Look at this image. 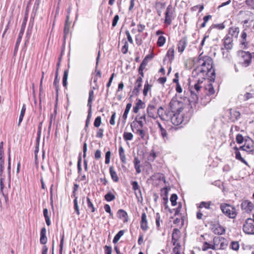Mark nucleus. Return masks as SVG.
I'll return each instance as SVG.
<instances>
[{
    "mask_svg": "<svg viewBox=\"0 0 254 254\" xmlns=\"http://www.w3.org/2000/svg\"><path fill=\"white\" fill-rule=\"evenodd\" d=\"M196 67L193 70L192 76L197 78L194 85L190 86L191 97L193 101L196 102L200 96V92L204 89L203 80L209 77L213 82L215 79V69L213 67V60L208 56H202L200 54L195 62Z\"/></svg>",
    "mask_w": 254,
    "mask_h": 254,
    "instance_id": "nucleus-1",
    "label": "nucleus"
},
{
    "mask_svg": "<svg viewBox=\"0 0 254 254\" xmlns=\"http://www.w3.org/2000/svg\"><path fill=\"white\" fill-rule=\"evenodd\" d=\"M220 208L222 213L227 217L234 219L237 215L236 208L229 204L222 203L220 204Z\"/></svg>",
    "mask_w": 254,
    "mask_h": 254,
    "instance_id": "nucleus-2",
    "label": "nucleus"
},
{
    "mask_svg": "<svg viewBox=\"0 0 254 254\" xmlns=\"http://www.w3.org/2000/svg\"><path fill=\"white\" fill-rule=\"evenodd\" d=\"M183 103L174 97L169 103V109L174 113H180L183 110Z\"/></svg>",
    "mask_w": 254,
    "mask_h": 254,
    "instance_id": "nucleus-3",
    "label": "nucleus"
},
{
    "mask_svg": "<svg viewBox=\"0 0 254 254\" xmlns=\"http://www.w3.org/2000/svg\"><path fill=\"white\" fill-rule=\"evenodd\" d=\"M243 231L248 235L254 234V221L253 219L248 218L246 220L243 227Z\"/></svg>",
    "mask_w": 254,
    "mask_h": 254,
    "instance_id": "nucleus-4",
    "label": "nucleus"
},
{
    "mask_svg": "<svg viewBox=\"0 0 254 254\" xmlns=\"http://www.w3.org/2000/svg\"><path fill=\"white\" fill-rule=\"evenodd\" d=\"M240 55L242 65L245 67L249 66L252 63V53L242 51L240 52Z\"/></svg>",
    "mask_w": 254,
    "mask_h": 254,
    "instance_id": "nucleus-5",
    "label": "nucleus"
},
{
    "mask_svg": "<svg viewBox=\"0 0 254 254\" xmlns=\"http://www.w3.org/2000/svg\"><path fill=\"white\" fill-rule=\"evenodd\" d=\"M240 149L249 153L253 152L254 151V141L251 139L246 140L244 145L241 146Z\"/></svg>",
    "mask_w": 254,
    "mask_h": 254,
    "instance_id": "nucleus-6",
    "label": "nucleus"
},
{
    "mask_svg": "<svg viewBox=\"0 0 254 254\" xmlns=\"http://www.w3.org/2000/svg\"><path fill=\"white\" fill-rule=\"evenodd\" d=\"M26 21H27V18H25V19H24V20L22 22V24L21 25V29L18 34V36L17 39L16 40V42L15 46V51H16L17 50L19 45L20 44V43L21 42V40L22 38V36H23V35L24 33V30L25 28Z\"/></svg>",
    "mask_w": 254,
    "mask_h": 254,
    "instance_id": "nucleus-7",
    "label": "nucleus"
},
{
    "mask_svg": "<svg viewBox=\"0 0 254 254\" xmlns=\"http://www.w3.org/2000/svg\"><path fill=\"white\" fill-rule=\"evenodd\" d=\"M174 10L173 6L171 4H169L165 12V23L168 25H170L172 22L171 17L173 15Z\"/></svg>",
    "mask_w": 254,
    "mask_h": 254,
    "instance_id": "nucleus-8",
    "label": "nucleus"
},
{
    "mask_svg": "<svg viewBox=\"0 0 254 254\" xmlns=\"http://www.w3.org/2000/svg\"><path fill=\"white\" fill-rule=\"evenodd\" d=\"M182 116L180 115V113H174L170 121L173 125L175 126H179L183 122Z\"/></svg>",
    "mask_w": 254,
    "mask_h": 254,
    "instance_id": "nucleus-9",
    "label": "nucleus"
},
{
    "mask_svg": "<svg viewBox=\"0 0 254 254\" xmlns=\"http://www.w3.org/2000/svg\"><path fill=\"white\" fill-rule=\"evenodd\" d=\"M142 79H141V77H138L134 83V87L132 91V95L130 96V98L132 97L133 95L136 96L138 95L140 88L142 86Z\"/></svg>",
    "mask_w": 254,
    "mask_h": 254,
    "instance_id": "nucleus-10",
    "label": "nucleus"
},
{
    "mask_svg": "<svg viewBox=\"0 0 254 254\" xmlns=\"http://www.w3.org/2000/svg\"><path fill=\"white\" fill-rule=\"evenodd\" d=\"M118 218L122 219L124 223H127L128 221V216L127 212L124 209H119L117 212Z\"/></svg>",
    "mask_w": 254,
    "mask_h": 254,
    "instance_id": "nucleus-11",
    "label": "nucleus"
},
{
    "mask_svg": "<svg viewBox=\"0 0 254 254\" xmlns=\"http://www.w3.org/2000/svg\"><path fill=\"white\" fill-rule=\"evenodd\" d=\"M147 112L148 116L150 118L155 119L157 116L155 106L153 104H150L148 105L147 108Z\"/></svg>",
    "mask_w": 254,
    "mask_h": 254,
    "instance_id": "nucleus-12",
    "label": "nucleus"
},
{
    "mask_svg": "<svg viewBox=\"0 0 254 254\" xmlns=\"http://www.w3.org/2000/svg\"><path fill=\"white\" fill-rule=\"evenodd\" d=\"M241 207L242 209L245 210L246 212L249 213L253 209L254 204L248 200H245L242 203Z\"/></svg>",
    "mask_w": 254,
    "mask_h": 254,
    "instance_id": "nucleus-13",
    "label": "nucleus"
},
{
    "mask_svg": "<svg viewBox=\"0 0 254 254\" xmlns=\"http://www.w3.org/2000/svg\"><path fill=\"white\" fill-rule=\"evenodd\" d=\"M188 44V41L186 38H182L179 42L178 45V49L179 52L182 53L185 50Z\"/></svg>",
    "mask_w": 254,
    "mask_h": 254,
    "instance_id": "nucleus-14",
    "label": "nucleus"
},
{
    "mask_svg": "<svg viewBox=\"0 0 254 254\" xmlns=\"http://www.w3.org/2000/svg\"><path fill=\"white\" fill-rule=\"evenodd\" d=\"M241 116V114L239 111L230 109V119L232 122H235L238 121Z\"/></svg>",
    "mask_w": 254,
    "mask_h": 254,
    "instance_id": "nucleus-15",
    "label": "nucleus"
},
{
    "mask_svg": "<svg viewBox=\"0 0 254 254\" xmlns=\"http://www.w3.org/2000/svg\"><path fill=\"white\" fill-rule=\"evenodd\" d=\"M232 38L230 37L229 35H227L224 41V46L226 50H229L232 48Z\"/></svg>",
    "mask_w": 254,
    "mask_h": 254,
    "instance_id": "nucleus-16",
    "label": "nucleus"
},
{
    "mask_svg": "<svg viewBox=\"0 0 254 254\" xmlns=\"http://www.w3.org/2000/svg\"><path fill=\"white\" fill-rule=\"evenodd\" d=\"M204 89L206 91L205 98L207 97H209L215 93V90L214 87L211 83L208 84L206 86L204 87Z\"/></svg>",
    "mask_w": 254,
    "mask_h": 254,
    "instance_id": "nucleus-17",
    "label": "nucleus"
},
{
    "mask_svg": "<svg viewBox=\"0 0 254 254\" xmlns=\"http://www.w3.org/2000/svg\"><path fill=\"white\" fill-rule=\"evenodd\" d=\"M145 108V103L140 99L137 100V103L135 104V106L133 108V112L134 113H137L140 109H143Z\"/></svg>",
    "mask_w": 254,
    "mask_h": 254,
    "instance_id": "nucleus-18",
    "label": "nucleus"
},
{
    "mask_svg": "<svg viewBox=\"0 0 254 254\" xmlns=\"http://www.w3.org/2000/svg\"><path fill=\"white\" fill-rule=\"evenodd\" d=\"M174 52L175 50L173 47L169 48L164 59V61L168 60L171 63L174 59Z\"/></svg>",
    "mask_w": 254,
    "mask_h": 254,
    "instance_id": "nucleus-19",
    "label": "nucleus"
},
{
    "mask_svg": "<svg viewBox=\"0 0 254 254\" xmlns=\"http://www.w3.org/2000/svg\"><path fill=\"white\" fill-rule=\"evenodd\" d=\"M46 229L45 227L41 229L40 232V242L41 244H46L47 242V238L46 237Z\"/></svg>",
    "mask_w": 254,
    "mask_h": 254,
    "instance_id": "nucleus-20",
    "label": "nucleus"
},
{
    "mask_svg": "<svg viewBox=\"0 0 254 254\" xmlns=\"http://www.w3.org/2000/svg\"><path fill=\"white\" fill-rule=\"evenodd\" d=\"M173 114L174 112L170 110L169 111H166L164 114H163V116H162V120L170 121Z\"/></svg>",
    "mask_w": 254,
    "mask_h": 254,
    "instance_id": "nucleus-21",
    "label": "nucleus"
},
{
    "mask_svg": "<svg viewBox=\"0 0 254 254\" xmlns=\"http://www.w3.org/2000/svg\"><path fill=\"white\" fill-rule=\"evenodd\" d=\"M239 33V28L238 27H231L229 30V34L228 35H231L232 37H237Z\"/></svg>",
    "mask_w": 254,
    "mask_h": 254,
    "instance_id": "nucleus-22",
    "label": "nucleus"
},
{
    "mask_svg": "<svg viewBox=\"0 0 254 254\" xmlns=\"http://www.w3.org/2000/svg\"><path fill=\"white\" fill-rule=\"evenodd\" d=\"M119 153L120 157L122 162L124 164H126L127 159H126V155L125 154L124 149L122 146H120L119 147Z\"/></svg>",
    "mask_w": 254,
    "mask_h": 254,
    "instance_id": "nucleus-23",
    "label": "nucleus"
},
{
    "mask_svg": "<svg viewBox=\"0 0 254 254\" xmlns=\"http://www.w3.org/2000/svg\"><path fill=\"white\" fill-rule=\"evenodd\" d=\"M212 229H213V232L217 235H222L225 232V229L220 225L214 226Z\"/></svg>",
    "mask_w": 254,
    "mask_h": 254,
    "instance_id": "nucleus-24",
    "label": "nucleus"
},
{
    "mask_svg": "<svg viewBox=\"0 0 254 254\" xmlns=\"http://www.w3.org/2000/svg\"><path fill=\"white\" fill-rule=\"evenodd\" d=\"M234 149L236 150L235 155L236 159L239 160L246 165H248L247 162L241 156V154L239 151V149L236 147H235Z\"/></svg>",
    "mask_w": 254,
    "mask_h": 254,
    "instance_id": "nucleus-25",
    "label": "nucleus"
},
{
    "mask_svg": "<svg viewBox=\"0 0 254 254\" xmlns=\"http://www.w3.org/2000/svg\"><path fill=\"white\" fill-rule=\"evenodd\" d=\"M110 174L112 180L115 182H118L119 181V178L113 167H110Z\"/></svg>",
    "mask_w": 254,
    "mask_h": 254,
    "instance_id": "nucleus-26",
    "label": "nucleus"
},
{
    "mask_svg": "<svg viewBox=\"0 0 254 254\" xmlns=\"http://www.w3.org/2000/svg\"><path fill=\"white\" fill-rule=\"evenodd\" d=\"M131 106H132V104L131 103H127L126 106L124 113L123 115V118L124 119V121L125 123L126 122L127 115L128 114V112H129V110L131 107Z\"/></svg>",
    "mask_w": 254,
    "mask_h": 254,
    "instance_id": "nucleus-27",
    "label": "nucleus"
},
{
    "mask_svg": "<svg viewBox=\"0 0 254 254\" xmlns=\"http://www.w3.org/2000/svg\"><path fill=\"white\" fill-rule=\"evenodd\" d=\"M25 111H26V106L24 104L23 105L22 109L21 110L20 116H19V121H18V126H20V124H21V122L23 120V119L25 113Z\"/></svg>",
    "mask_w": 254,
    "mask_h": 254,
    "instance_id": "nucleus-28",
    "label": "nucleus"
},
{
    "mask_svg": "<svg viewBox=\"0 0 254 254\" xmlns=\"http://www.w3.org/2000/svg\"><path fill=\"white\" fill-rule=\"evenodd\" d=\"M94 91L92 90H91L89 92V98L88 100V103H87V106L89 108H92V102L94 99Z\"/></svg>",
    "mask_w": 254,
    "mask_h": 254,
    "instance_id": "nucleus-29",
    "label": "nucleus"
},
{
    "mask_svg": "<svg viewBox=\"0 0 254 254\" xmlns=\"http://www.w3.org/2000/svg\"><path fill=\"white\" fill-rule=\"evenodd\" d=\"M152 85L149 84L147 81H146L143 90V94L144 96H147L148 91L151 89Z\"/></svg>",
    "mask_w": 254,
    "mask_h": 254,
    "instance_id": "nucleus-30",
    "label": "nucleus"
},
{
    "mask_svg": "<svg viewBox=\"0 0 254 254\" xmlns=\"http://www.w3.org/2000/svg\"><path fill=\"white\" fill-rule=\"evenodd\" d=\"M124 230H120L114 237L113 240V243H117L119 241L121 237L124 235Z\"/></svg>",
    "mask_w": 254,
    "mask_h": 254,
    "instance_id": "nucleus-31",
    "label": "nucleus"
},
{
    "mask_svg": "<svg viewBox=\"0 0 254 254\" xmlns=\"http://www.w3.org/2000/svg\"><path fill=\"white\" fill-rule=\"evenodd\" d=\"M156 123L158 126V127L160 129V132H161V134L163 138H165L167 135V133L165 128H163V127L162 126L161 123L159 122L158 121L156 122Z\"/></svg>",
    "mask_w": 254,
    "mask_h": 254,
    "instance_id": "nucleus-32",
    "label": "nucleus"
},
{
    "mask_svg": "<svg viewBox=\"0 0 254 254\" xmlns=\"http://www.w3.org/2000/svg\"><path fill=\"white\" fill-rule=\"evenodd\" d=\"M225 28V25L223 23H220V24H215L212 25L209 29L208 30L207 32L210 33L211 29L212 28H217L219 30H222Z\"/></svg>",
    "mask_w": 254,
    "mask_h": 254,
    "instance_id": "nucleus-33",
    "label": "nucleus"
},
{
    "mask_svg": "<svg viewBox=\"0 0 254 254\" xmlns=\"http://www.w3.org/2000/svg\"><path fill=\"white\" fill-rule=\"evenodd\" d=\"M106 201L110 202L114 200L116 198L115 195L111 192H108L104 196Z\"/></svg>",
    "mask_w": 254,
    "mask_h": 254,
    "instance_id": "nucleus-34",
    "label": "nucleus"
},
{
    "mask_svg": "<svg viewBox=\"0 0 254 254\" xmlns=\"http://www.w3.org/2000/svg\"><path fill=\"white\" fill-rule=\"evenodd\" d=\"M68 70L66 69L64 71V75L63 77V86L66 88L67 80L68 77Z\"/></svg>",
    "mask_w": 254,
    "mask_h": 254,
    "instance_id": "nucleus-35",
    "label": "nucleus"
},
{
    "mask_svg": "<svg viewBox=\"0 0 254 254\" xmlns=\"http://www.w3.org/2000/svg\"><path fill=\"white\" fill-rule=\"evenodd\" d=\"M208 249H211L212 250L215 249V247L214 245H211L208 243L205 242L203 243L202 250L203 251H205L207 250Z\"/></svg>",
    "mask_w": 254,
    "mask_h": 254,
    "instance_id": "nucleus-36",
    "label": "nucleus"
},
{
    "mask_svg": "<svg viewBox=\"0 0 254 254\" xmlns=\"http://www.w3.org/2000/svg\"><path fill=\"white\" fill-rule=\"evenodd\" d=\"M180 231L178 229L175 228L174 229L173 233H172V241H177L178 239L179 234L180 233Z\"/></svg>",
    "mask_w": 254,
    "mask_h": 254,
    "instance_id": "nucleus-37",
    "label": "nucleus"
},
{
    "mask_svg": "<svg viewBox=\"0 0 254 254\" xmlns=\"http://www.w3.org/2000/svg\"><path fill=\"white\" fill-rule=\"evenodd\" d=\"M166 42V38L163 36H160L158 39L157 44L159 47L163 46Z\"/></svg>",
    "mask_w": 254,
    "mask_h": 254,
    "instance_id": "nucleus-38",
    "label": "nucleus"
},
{
    "mask_svg": "<svg viewBox=\"0 0 254 254\" xmlns=\"http://www.w3.org/2000/svg\"><path fill=\"white\" fill-rule=\"evenodd\" d=\"M211 204V202L210 201L204 202L202 201L200 202L199 207V208H205L206 209H209L210 208V205Z\"/></svg>",
    "mask_w": 254,
    "mask_h": 254,
    "instance_id": "nucleus-39",
    "label": "nucleus"
},
{
    "mask_svg": "<svg viewBox=\"0 0 254 254\" xmlns=\"http://www.w3.org/2000/svg\"><path fill=\"white\" fill-rule=\"evenodd\" d=\"M247 33L245 31H243V32H242V33L241 34V44L244 45L245 46H246V45L247 44Z\"/></svg>",
    "mask_w": 254,
    "mask_h": 254,
    "instance_id": "nucleus-40",
    "label": "nucleus"
},
{
    "mask_svg": "<svg viewBox=\"0 0 254 254\" xmlns=\"http://www.w3.org/2000/svg\"><path fill=\"white\" fill-rule=\"evenodd\" d=\"M123 137L125 140H131L133 138V134L131 132H125Z\"/></svg>",
    "mask_w": 254,
    "mask_h": 254,
    "instance_id": "nucleus-41",
    "label": "nucleus"
},
{
    "mask_svg": "<svg viewBox=\"0 0 254 254\" xmlns=\"http://www.w3.org/2000/svg\"><path fill=\"white\" fill-rule=\"evenodd\" d=\"M166 6L165 2H156L155 3V7L157 9L162 10L164 9Z\"/></svg>",
    "mask_w": 254,
    "mask_h": 254,
    "instance_id": "nucleus-42",
    "label": "nucleus"
},
{
    "mask_svg": "<svg viewBox=\"0 0 254 254\" xmlns=\"http://www.w3.org/2000/svg\"><path fill=\"white\" fill-rule=\"evenodd\" d=\"M86 199L88 208L91 209V211L92 212H94L95 211V208L93 203L91 202L90 198L88 197H87Z\"/></svg>",
    "mask_w": 254,
    "mask_h": 254,
    "instance_id": "nucleus-43",
    "label": "nucleus"
},
{
    "mask_svg": "<svg viewBox=\"0 0 254 254\" xmlns=\"http://www.w3.org/2000/svg\"><path fill=\"white\" fill-rule=\"evenodd\" d=\"M178 199V196L176 194H172L170 197V201L173 206H175L177 204V200Z\"/></svg>",
    "mask_w": 254,
    "mask_h": 254,
    "instance_id": "nucleus-44",
    "label": "nucleus"
},
{
    "mask_svg": "<svg viewBox=\"0 0 254 254\" xmlns=\"http://www.w3.org/2000/svg\"><path fill=\"white\" fill-rule=\"evenodd\" d=\"M81 160H82V158H81V153H80L79 154L78 162H77V170H78V174H80L81 170H82L81 165Z\"/></svg>",
    "mask_w": 254,
    "mask_h": 254,
    "instance_id": "nucleus-45",
    "label": "nucleus"
},
{
    "mask_svg": "<svg viewBox=\"0 0 254 254\" xmlns=\"http://www.w3.org/2000/svg\"><path fill=\"white\" fill-rule=\"evenodd\" d=\"M130 126H131V129L133 132H135V131H136V130H138V129H140L142 128L138 126V125L136 123H135V121H133L131 124Z\"/></svg>",
    "mask_w": 254,
    "mask_h": 254,
    "instance_id": "nucleus-46",
    "label": "nucleus"
},
{
    "mask_svg": "<svg viewBox=\"0 0 254 254\" xmlns=\"http://www.w3.org/2000/svg\"><path fill=\"white\" fill-rule=\"evenodd\" d=\"M92 114V108H89L88 112V116L86 120L85 127H88V125L90 123V118Z\"/></svg>",
    "mask_w": 254,
    "mask_h": 254,
    "instance_id": "nucleus-47",
    "label": "nucleus"
},
{
    "mask_svg": "<svg viewBox=\"0 0 254 254\" xmlns=\"http://www.w3.org/2000/svg\"><path fill=\"white\" fill-rule=\"evenodd\" d=\"M156 225L157 229L159 230L160 226V215L159 213H157L156 214Z\"/></svg>",
    "mask_w": 254,
    "mask_h": 254,
    "instance_id": "nucleus-48",
    "label": "nucleus"
},
{
    "mask_svg": "<svg viewBox=\"0 0 254 254\" xmlns=\"http://www.w3.org/2000/svg\"><path fill=\"white\" fill-rule=\"evenodd\" d=\"M135 194L138 201L142 200V194L140 189L135 191Z\"/></svg>",
    "mask_w": 254,
    "mask_h": 254,
    "instance_id": "nucleus-49",
    "label": "nucleus"
},
{
    "mask_svg": "<svg viewBox=\"0 0 254 254\" xmlns=\"http://www.w3.org/2000/svg\"><path fill=\"white\" fill-rule=\"evenodd\" d=\"M104 209L106 212L109 213L111 217H113V214L111 212V207L109 204H106L104 205Z\"/></svg>",
    "mask_w": 254,
    "mask_h": 254,
    "instance_id": "nucleus-50",
    "label": "nucleus"
},
{
    "mask_svg": "<svg viewBox=\"0 0 254 254\" xmlns=\"http://www.w3.org/2000/svg\"><path fill=\"white\" fill-rule=\"evenodd\" d=\"M101 124V118L100 116H98L95 118L94 121V125L95 127H99Z\"/></svg>",
    "mask_w": 254,
    "mask_h": 254,
    "instance_id": "nucleus-51",
    "label": "nucleus"
},
{
    "mask_svg": "<svg viewBox=\"0 0 254 254\" xmlns=\"http://www.w3.org/2000/svg\"><path fill=\"white\" fill-rule=\"evenodd\" d=\"M73 203H74V208L75 211L77 213V215H79L80 213H79V207H78V203H77V197H75V198L74 199Z\"/></svg>",
    "mask_w": 254,
    "mask_h": 254,
    "instance_id": "nucleus-52",
    "label": "nucleus"
},
{
    "mask_svg": "<svg viewBox=\"0 0 254 254\" xmlns=\"http://www.w3.org/2000/svg\"><path fill=\"white\" fill-rule=\"evenodd\" d=\"M59 79L58 77H55L53 85L56 88V90L57 91V94H58L59 91Z\"/></svg>",
    "mask_w": 254,
    "mask_h": 254,
    "instance_id": "nucleus-53",
    "label": "nucleus"
},
{
    "mask_svg": "<svg viewBox=\"0 0 254 254\" xmlns=\"http://www.w3.org/2000/svg\"><path fill=\"white\" fill-rule=\"evenodd\" d=\"M134 132L136 133V134H139V135L140 136V137L142 139H144V138L145 132H144V130L142 129V128H141L140 129H138V130H136V131H135Z\"/></svg>",
    "mask_w": 254,
    "mask_h": 254,
    "instance_id": "nucleus-54",
    "label": "nucleus"
},
{
    "mask_svg": "<svg viewBox=\"0 0 254 254\" xmlns=\"http://www.w3.org/2000/svg\"><path fill=\"white\" fill-rule=\"evenodd\" d=\"M64 234H63L62 236L60 244V250L59 253L60 254H62L63 247H64Z\"/></svg>",
    "mask_w": 254,
    "mask_h": 254,
    "instance_id": "nucleus-55",
    "label": "nucleus"
},
{
    "mask_svg": "<svg viewBox=\"0 0 254 254\" xmlns=\"http://www.w3.org/2000/svg\"><path fill=\"white\" fill-rule=\"evenodd\" d=\"M128 44L127 41L125 42V44L124 46L122 48V52L124 54H126L127 53L128 51Z\"/></svg>",
    "mask_w": 254,
    "mask_h": 254,
    "instance_id": "nucleus-56",
    "label": "nucleus"
},
{
    "mask_svg": "<svg viewBox=\"0 0 254 254\" xmlns=\"http://www.w3.org/2000/svg\"><path fill=\"white\" fill-rule=\"evenodd\" d=\"M233 250L237 251L239 249V244L238 242H232L231 244Z\"/></svg>",
    "mask_w": 254,
    "mask_h": 254,
    "instance_id": "nucleus-57",
    "label": "nucleus"
},
{
    "mask_svg": "<svg viewBox=\"0 0 254 254\" xmlns=\"http://www.w3.org/2000/svg\"><path fill=\"white\" fill-rule=\"evenodd\" d=\"M236 141L238 143L241 144L244 141V137L241 134H238L236 138Z\"/></svg>",
    "mask_w": 254,
    "mask_h": 254,
    "instance_id": "nucleus-58",
    "label": "nucleus"
},
{
    "mask_svg": "<svg viewBox=\"0 0 254 254\" xmlns=\"http://www.w3.org/2000/svg\"><path fill=\"white\" fill-rule=\"evenodd\" d=\"M131 185L132 187V190L135 191H136L137 190H139L140 189V187L138 184L137 182L136 181H133L131 183Z\"/></svg>",
    "mask_w": 254,
    "mask_h": 254,
    "instance_id": "nucleus-59",
    "label": "nucleus"
},
{
    "mask_svg": "<svg viewBox=\"0 0 254 254\" xmlns=\"http://www.w3.org/2000/svg\"><path fill=\"white\" fill-rule=\"evenodd\" d=\"M110 157H111V152L110 151H107L105 154V163L106 164H108L109 163L110 161Z\"/></svg>",
    "mask_w": 254,
    "mask_h": 254,
    "instance_id": "nucleus-60",
    "label": "nucleus"
},
{
    "mask_svg": "<svg viewBox=\"0 0 254 254\" xmlns=\"http://www.w3.org/2000/svg\"><path fill=\"white\" fill-rule=\"evenodd\" d=\"M70 25V23L65 22L64 28V33L65 35H66L69 33Z\"/></svg>",
    "mask_w": 254,
    "mask_h": 254,
    "instance_id": "nucleus-61",
    "label": "nucleus"
},
{
    "mask_svg": "<svg viewBox=\"0 0 254 254\" xmlns=\"http://www.w3.org/2000/svg\"><path fill=\"white\" fill-rule=\"evenodd\" d=\"M116 112H112V115L111 117V119L110 120V123L111 125H115V118H116Z\"/></svg>",
    "mask_w": 254,
    "mask_h": 254,
    "instance_id": "nucleus-62",
    "label": "nucleus"
},
{
    "mask_svg": "<svg viewBox=\"0 0 254 254\" xmlns=\"http://www.w3.org/2000/svg\"><path fill=\"white\" fill-rule=\"evenodd\" d=\"M105 254H112V249L111 246L106 245L104 247Z\"/></svg>",
    "mask_w": 254,
    "mask_h": 254,
    "instance_id": "nucleus-63",
    "label": "nucleus"
},
{
    "mask_svg": "<svg viewBox=\"0 0 254 254\" xmlns=\"http://www.w3.org/2000/svg\"><path fill=\"white\" fill-rule=\"evenodd\" d=\"M163 108L162 107H160L156 111V115H158L161 120L162 116H163Z\"/></svg>",
    "mask_w": 254,
    "mask_h": 254,
    "instance_id": "nucleus-64",
    "label": "nucleus"
}]
</instances>
